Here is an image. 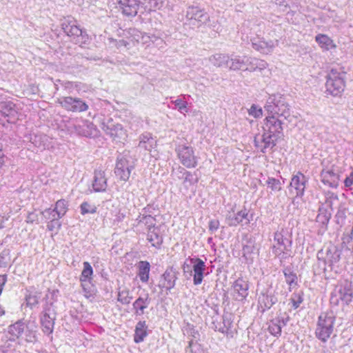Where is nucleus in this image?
Returning <instances> with one entry per match:
<instances>
[{"label": "nucleus", "instance_id": "2", "mask_svg": "<svg viewBox=\"0 0 353 353\" xmlns=\"http://www.w3.org/2000/svg\"><path fill=\"white\" fill-rule=\"evenodd\" d=\"M346 74L343 67L332 68L326 77L325 92L332 97H341L346 86Z\"/></svg>", "mask_w": 353, "mask_h": 353}, {"label": "nucleus", "instance_id": "3", "mask_svg": "<svg viewBox=\"0 0 353 353\" xmlns=\"http://www.w3.org/2000/svg\"><path fill=\"white\" fill-rule=\"evenodd\" d=\"M335 321L336 318L332 314H321L315 330L316 337L323 343L327 342L334 332Z\"/></svg>", "mask_w": 353, "mask_h": 353}, {"label": "nucleus", "instance_id": "11", "mask_svg": "<svg viewBox=\"0 0 353 353\" xmlns=\"http://www.w3.org/2000/svg\"><path fill=\"white\" fill-rule=\"evenodd\" d=\"M141 1L139 0H119V4L122 13L127 17H135Z\"/></svg>", "mask_w": 353, "mask_h": 353}, {"label": "nucleus", "instance_id": "37", "mask_svg": "<svg viewBox=\"0 0 353 353\" xmlns=\"http://www.w3.org/2000/svg\"><path fill=\"white\" fill-rule=\"evenodd\" d=\"M53 216H54L53 215ZM56 219L53 217L52 220L48 223L47 227L48 229L50 231H52L54 228H59L61 227V223L55 220Z\"/></svg>", "mask_w": 353, "mask_h": 353}, {"label": "nucleus", "instance_id": "29", "mask_svg": "<svg viewBox=\"0 0 353 353\" xmlns=\"http://www.w3.org/2000/svg\"><path fill=\"white\" fill-rule=\"evenodd\" d=\"M205 13L203 10L197 7H192L188 12L190 19L201 21L204 17Z\"/></svg>", "mask_w": 353, "mask_h": 353}, {"label": "nucleus", "instance_id": "8", "mask_svg": "<svg viewBox=\"0 0 353 353\" xmlns=\"http://www.w3.org/2000/svg\"><path fill=\"white\" fill-rule=\"evenodd\" d=\"M134 165L130 164L129 160L122 157L117 160L114 169L116 176L121 181H127L131 174Z\"/></svg>", "mask_w": 353, "mask_h": 353}, {"label": "nucleus", "instance_id": "31", "mask_svg": "<svg viewBox=\"0 0 353 353\" xmlns=\"http://www.w3.org/2000/svg\"><path fill=\"white\" fill-rule=\"evenodd\" d=\"M303 293H294L290 299L292 307L294 310L297 309L303 301Z\"/></svg>", "mask_w": 353, "mask_h": 353}, {"label": "nucleus", "instance_id": "42", "mask_svg": "<svg viewBox=\"0 0 353 353\" xmlns=\"http://www.w3.org/2000/svg\"><path fill=\"white\" fill-rule=\"evenodd\" d=\"M8 220L5 216L0 214V230L4 228V224L6 221Z\"/></svg>", "mask_w": 353, "mask_h": 353}, {"label": "nucleus", "instance_id": "44", "mask_svg": "<svg viewBox=\"0 0 353 353\" xmlns=\"http://www.w3.org/2000/svg\"><path fill=\"white\" fill-rule=\"evenodd\" d=\"M5 314V311L3 310V308L2 307V306L0 305V316H2L3 315H4Z\"/></svg>", "mask_w": 353, "mask_h": 353}, {"label": "nucleus", "instance_id": "25", "mask_svg": "<svg viewBox=\"0 0 353 353\" xmlns=\"http://www.w3.org/2000/svg\"><path fill=\"white\" fill-rule=\"evenodd\" d=\"M149 300L148 297L142 298L139 297L133 303V308L137 315H142L144 314V310L148 307Z\"/></svg>", "mask_w": 353, "mask_h": 353}, {"label": "nucleus", "instance_id": "5", "mask_svg": "<svg viewBox=\"0 0 353 353\" xmlns=\"http://www.w3.org/2000/svg\"><path fill=\"white\" fill-rule=\"evenodd\" d=\"M177 157L181 164L187 168H194L198 165V158L192 147L182 145L177 150Z\"/></svg>", "mask_w": 353, "mask_h": 353}, {"label": "nucleus", "instance_id": "17", "mask_svg": "<svg viewBox=\"0 0 353 353\" xmlns=\"http://www.w3.org/2000/svg\"><path fill=\"white\" fill-rule=\"evenodd\" d=\"M68 210V202L65 199H60L56 202L55 207L53 210L47 209L43 212V214H48L50 216L51 214L55 212L57 214V219H60L65 214Z\"/></svg>", "mask_w": 353, "mask_h": 353}, {"label": "nucleus", "instance_id": "14", "mask_svg": "<svg viewBox=\"0 0 353 353\" xmlns=\"http://www.w3.org/2000/svg\"><path fill=\"white\" fill-rule=\"evenodd\" d=\"M306 181L305 176L301 172H298L296 174L294 175L291 179L290 188H294L296 196H301L303 195L305 188Z\"/></svg>", "mask_w": 353, "mask_h": 353}, {"label": "nucleus", "instance_id": "22", "mask_svg": "<svg viewBox=\"0 0 353 353\" xmlns=\"http://www.w3.org/2000/svg\"><path fill=\"white\" fill-rule=\"evenodd\" d=\"M24 331V324L20 321L11 325L8 327V334H10L9 339L10 341H15L19 339Z\"/></svg>", "mask_w": 353, "mask_h": 353}, {"label": "nucleus", "instance_id": "19", "mask_svg": "<svg viewBox=\"0 0 353 353\" xmlns=\"http://www.w3.org/2000/svg\"><path fill=\"white\" fill-rule=\"evenodd\" d=\"M93 188L97 192L103 191L107 186L106 178L105 172L101 170L95 171L94 180L93 181Z\"/></svg>", "mask_w": 353, "mask_h": 353}, {"label": "nucleus", "instance_id": "15", "mask_svg": "<svg viewBox=\"0 0 353 353\" xmlns=\"http://www.w3.org/2000/svg\"><path fill=\"white\" fill-rule=\"evenodd\" d=\"M315 41L323 51H330L336 48V44L334 40L325 34H316Z\"/></svg>", "mask_w": 353, "mask_h": 353}, {"label": "nucleus", "instance_id": "28", "mask_svg": "<svg viewBox=\"0 0 353 353\" xmlns=\"http://www.w3.org/2000/svg\"><path fill=\"white\" fill-rule=\"evenodd\" d=\"M132 296L130 294V291L127 288L119 290L118 292L117 301L122 304L127 305L130 303Z\"/></svg>", "mask_w": 353, "mask_h": 353}, {"label": "nucleus", "instance_id": "23", "mask_svg": "<svg viewBox=\"0 0 353 353\" xmlns=\"http://www.w3.org/2000/svg\"><path fill=\"white\" fill-rule=\"evenodd\" d=\"M83 268L79 279L81 285H83V283L87 281H90L93 275V269L89 262H83Z\"/></svg>", "mask_w": 353, "mask_h": 353}, {"label": "nucleus", "instance_id": "27", "mask_svg": "<svg viewBox=\"0 0 353 353\" xmlns=\"http://www.w3.org/2000/svg\"><path fill=\"white\" fill-rule=\"evenodd\" d=\"M148 241L151 243L152 246L159 248L163 243V238L155 230H150L148 233Z\"/></svg>", "mask_w": 353, "mask_h": 353}, {"label": "nucleus", "instance_id": "38", "mask_svg": "<svg viewBox=\"0 0 353 353\" xmlns=\"http://www.w3.org/2000/svg\"><path fill=\"white\" fill-rule=\"evenodd\" d=\"M344 185L347 188H350L353 185V168L350 174L345 179Z\"/></svg>", "mask_w": 353, "mask_h": 353}, {"label": "nucleus", "instance_id": "41", "mask_svg": "<svg viewBox=\"0 0 353 353\" xmlns=\"http://www.w3.org/2000/svg\"><path fill=\"white\" fill-rule=\"evenodd\" d=\"M176 105L179 106L180 110L184 109L186 108V103L183 102L180 99H177L174 101Z\"/></svg>", "mask_w": 353, "mask_h": 353}, {"label": "nucleus", "instance_id": "20", "mask_svg": "<svg viewBox=\"0 0 353 353\" xmlns=\"http://www.w3.org/2000/svg\"><path fill=\"white\" fill-rule=\"evenodd\" d=\"M62 28L68 37H73L74 39L79 37V36H83L82 30L79 26H77L72 21L63 23L62 25Z\"/></svg>", "mask_w": 353, "mask_h": 353}, {"label": "nucleus", "instance_id": "34", "mask_svg": "<svg viewBox=\"0 0 353 353\" xmlns=\"http://www.w3.org/2000/svg\"><path fill=\"white\" fill-rule=\"evenodd\" d=\"M248 114L255 119L260 118L263 116V110L261 108L253 104L248 110Z\"/></svg>", "mask_w": 353, "mask_h": 353}, {"label": "nucleus", "instance_id": "43", "mask_svg": "<svg viewBox=\"0 0 353 353\" xmlns=\"http://www.w3.org/2000/svg\"><path fill=\"white\" fill-rule=\"evenodd\" d=\"M32 336H30L29 339H26V341H28V342H32L33 341H35L36 340V336H35V333H32Z\"/></svg>", "mask_w": 353, "mask_h": 353}, {"label": "nucleus", "instance_id": "21", "mask_svg": "<svg viewBox=\"0 0 353 353\" xmlns=\"http://www.w3.org/2000/svg\"><path fill=\"white\" fill-rule=\"evenodd\" d=\"M147 335V325L145 321H139L135 327L134 341L136 343H139L144 340Z\"/></svg>", "mask_w": 353, "mask_h": 353}, {"label": "nucleus", "instance_id": "36", "mask_svg": "<svg viewBox=\"0 0 353 353\" xmlns=\"http://www.w3.org/2000/svg\"><path fill=\"white\" fill-rule=\"evenodd\" d=\"M219 225H220V223H219V220L212 219V220L210 221V222H209V226H208L209 230L211 232H214L219 229Z\"/></svg>", "mask_w": 353, "mask_h": 353}, {"label": "nucleus", "instance_id": "26", "mask_svg": "<svg viewBox=\"0 0 353 353\" xmlns=\"http://www.w3.org/2000/svg\"><path fill=\"white\" fill-rule=\"evenodd\" d=\"M283 274L285 279V281L288 285L289 291H292V289L296 288L299 285L298 277L296 273L288 269L283 271Z\"/></svg>", "mask_w": 353, "mask_h": 353}, {"label": "nucleus", "instance_id": "18", "mask_svg": "<svg viewBox=\"0 0 353 353\" xmlns=\"http://www.w3.org/2000/svg\"><path fill=\"white\" fill-rule=\"evenodd\" d=\"M138 276L142 283H148L150 279V265L147 261H140L137 265Z\"/></svg>", "mask_w": 353, "mask_h": 353}, {"label": "nucleus", "instance_id": "12", "mask_svg": "<svg viewBox=\"0 0 353 353\" xmlns=\"http://www.w3.org/2000/svg\"><path fill=\"white\" fill-rule=\"evenodd\" d=\"M191 262L193 263V283L195 285H197L203 281L205 264L199 258L191 259Z\"/></svg>", "mask_w": 353, "mask_h": 353}, {"label": "nucleus", "instance_id": "4", "mask_svg": "<svg viewBox=\"0 0 353 353\" xmlns=\"http://www.w3.org/2000/svg\"><path fill=\"white\" fill-rule=\"evenodd\" d=\"M337 292L331 294V303L335 305L341 303L343 305H348L353 299L352 283L347 279L341 281L336 286Z\"/></svg>", "mask_w": 353, "mask_h": 353}, {"label": "nucleus", "instance_id": "10", "mask_svg": "<svg viewBox=\"0 0 353 353\" xmlns=\"http://www.w3.org/2000/svg\"><path fill=\"white\" fill-rule=\"evenodd\" d=\"M0 113L8 123H14L19 120V112L16 109V105L11 101L0 103Z\"/></svg>", "mask_w": 353, "mask_h": 353}, {"label": "nucleus", "instance_id": "40", "mask_svg": "<svg viewBox=\"0 0 353 353\" xmlns=\"http://www.w3.org/2000/svg\"><path fill=\"white\" fill-rule=\"evenodd\" d=\"M7 281V276L6 274L0 275V295L1 294L3 288Z\"/></svg>", "mask_w": 353, "mask_h": 353}, {"label": "nucleus", "instance_id": "35", "mask_svg": "<svg viewBox=\"0 0 353 353\" xmlns=\"http://www.w3.org/2000/svg\"><path fill=\"white\" fill-rule=\"evenodd\" d=\"M248 216V213L245 210H241L237 212L236 216L234 221H231L229 223V225H236L238 223L241 222L243 219H246Z\"/></svg>", "mask_w": 353, "mask_h": 353}, {"label": "nucleus", "instance_id": "7", "mask_svg": "<svg viewBox=\"0 0 353 353\" xmlns=\"http://www.w3.org/2000/svg\"><path fill=\"white\" fill-rule=\"evenodd\" d=\"M57 102L68 111L85 112L88 109V105L79 98L63 97L59 99Z\"/></svg>", "mask_w": 353, "mask_h": 353}, {"label": "nucleus", "instance_id": "30", "mask_svg": "<svg viewBox=\"0 0 353 353\" xmlns=\"http://www.w3.org/2000/svg\"><path fill=\"white\" fill-rule=\"evenodd\" d=\"M81 214L85 215L86 214H94L97 211V207L87 201L83 202L80 205Z\"/></svg>", "mask_w": 353, "mask_h": 353}, {"label": "nucleus", "instance_id": "13", "mask_svg": "<svg viewBox=\"0 0 353 353\" xmlns=\"http://www.w3.org/2000/svg\"><path fill=\"white\" fill-rule=\"evenodd\" d=\"M176 276L172 269L166 270L161 277L159 287L161 290H170L175 285Z\"/></svg>", "mask_w": 353, "mask_h": 353}, {"label": "nucleus", "instance_id": "6", "mask_svg": "<svg viewBox=\"0 0 353 353\" xmlns=\"http://www.w3.org/2000/svg\"><path fill=\"white\" fill-rule=\"evenodd\" d=\"M321 181L325 185L331 188H336L340 181V174L335 172L334 164L323 167L321 172Z\"/></svg>", "mask_w": 353, "mask_h": 353}, {"label": "nucleus", "instance_id": "16", "mask_svg": "<svg viewBox=\"0 0 353 353\" xmlns=\"http://www.w3.org/2000/svg\"><path fill=\"white\" fill-rule=\"evenodd\" d=\"M40 323L43 332L48 336L51 335L54 330V319L44 312L41 316Z\"/></svg>", "mask_w": 353, "mask_h": 353}, {"label": "nucleus", "instance_id": "9", "mask_svg": "<svg viewBox=\"0 0 353 353\" xmlns=\"http://www.w3.org/2000/svg\"><path fill=\"white\" fill-rule=\"evenodd\" d=\"M249 283L243 277L238 278L232 285V296L234 300L242 301L248 295Z\"/></svg>", "mask_w": 353, "mask_h": 353}, {"label": "nucleus", "instance_id": "1", "mask_svg": "<svg viewBox=\"0 0 353 353\" xmlns=\"http://www.w3.org/2000/svg\"><path fill=\"white\" fill-rule=\"evenodd\" d=\"M283 123L276 117L272 114L263 120L262 141L265 148H274L283 139Z\"/></svg>", "mask_w": 353, "mask_h": 353}, {"label": "nucleus", "instance_id": "24", "mask_svg": "<svg viewBox=\"0 0 353 353\" xmlns=\"http://www.w3.org/2000/svg\"><path fill=\"white\" fill-rule=\"evenodd\" d=\"M326 259L330 265H333L340 261L341 252L337 246L333 245L327 250Z\"/></svg>", "mask_w": 353, "mask_h": 353}, {"label": "nucleus", "instance_id": "39", "mask_svg": "<svg viewBox=\"0 0 353 353\" xmlns=\"http://www.w3.org/2000/svg\"><path fill=\"white\" fill-rule=\"evenodd\" d=\"M26 302H27V305H31V306L37 303L36 297L34 296H31V295H29L28 296L26 297Z\"/></svg>", "mask_w": 353, "mask_h": 353}, {"label": "nucleus", "instance_id": "45", "mask_svg": "<svg viewBox=\"0 0 353 353\" xmlns=\"http://www.w3.org/2000/svg\"><path fill=\"white\" fill-rule=\"evenodd\" d=\"M332 196H334V198L335 199H338V197H337V196H336V195H334V194H332Z\"/></svg>", "mask_w": 353, "mask_h": 353}, {"label": "nucleus", "instance_id": "33", "mask_svg": "<svg viewBox=\"0 0 353 353\" xmlns=\"http://www.w3.org/2000/svg\"><path fill=\"white\" fill-rule=\"evenodd\" d=\"M268 330L270 333L275 336H279L281 334V325L276 322L271 321Z\"/></svg>", "mask_w": 353, "mask_h": 353}, {"label": "nucleus", "instance_id": "32", "mask_svg": "<svg viewBox=\"0 0 353 353\" xmlns=\"http://www.w3.org/2000/svg\"><path fill=\"white\" fill-rule=\"evenodd\" d=\"M267 184L272 191L277 192L281 190V184L279 179L270 177L267 181Z\"/></svg>", "mask_w": 353, "mask_h": 353}]
</instances>
